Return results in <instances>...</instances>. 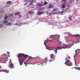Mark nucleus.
<instances>
[{"label": "nucleus", "mask_w": 80, "mask_h": 80, "mask_svg": "<svg viewBox=\"0 0 80 80\" xmlns=\"http://www.w3.org/2000/svg\"><path fill=\"white\" fill-rule=\"evenodd\" d=\"M45 63H46V62H45Z\"/></svg>", "instance_id": "8fccbe9b"}, {"label": "nucleus", "mask_w": 80, "mask_h": 80, "mask_svg": "<svg viewBox=\"0 0 80 80\" xmlns=\"http://www.w3.org/2000/svg\"><path fill=\"white\" fill-rule=\"evenodd\" d=\"M8 23V21H5L3 22V23H4V24H5L6 23V24H7Z\"/></svg>", "instance_id": "f3484780"}, {"label": "nucleus", "mask_w": 80, "mask_h": 80, "mask_svg": "<svg viewBox=\"0 0 80 80\" xmlns=\"http://www.w3.org/2000/svg\"><path fill=\"white\" fill-rule=\"evenodd\" d=\"M12 25V23L11 22H10L9 23H8V24H6V25Z\"/></svg>", "instance_id": "b1692460"}, {"label": "nucleus", "mask_w": 80, "mask_h": 80, "mask_svg": "<svg viewBox=\"0 0 80 80\" xmlns=\"http://www.w3.org/2000/svg\"><path fill=\"white\" fill-rule=\"evenodd\" d=\"M6 3L7 4H12V2L11 1H8Z\"/></svg>", "instance_id": "2eb2a0df"}, {"label": "nucleus", "mask_w": 80, "mask_h": 80, "mask_svg": "<svg viewBox=\"0 0 80 80\" xmlns=\"http://www.w3.org/2000/svg\"><path fill=\"white\" fill-rule=\"evenodd\" d=\"M44 61L45 62H48V58L47 57H46V58H45V59H44Z\"/></svg>", "instance_id": "9b49d317"}, {"label": "nucleus", "mask_w": 80, "mask_h": 80, "mask_svg": "<svg viewBox=\"0 0 80 80\" xmlns=\"http://www.w3.org/2000/svg\"><path fill=\"white\" fill-rule=\"evenodd\" d=\"M3 27V25H0V27Z\"/></svg>", "instance_id": "473e14b6"}, {"label": "nucleus", "mask_w": 80, "mask_h": 80, "mask_svg": "<svg viewBox=\"0 0 80 80\" xmlns=\"http://www.w3.org/2000/svg\"><path fill=\"white\" fill-rule=\"evenodd\" d=\"M2 67V66H0V67Z\"/></svg>", "instance_id": "de8ad7c7"}, {"label": "nucleus", "mask_w": 80, "mask_h": 80, "mask_svg": "<svg viewBox=\"0 0 80 80\" xmlns=\"http://www.w3.org/2000/svg\"><path fill=\"white\" fill-rule=\"evenodd\" d=\"M57 37L58 39L59 38H60V35H51L50 36V38H49V41H48L47 40H46L44 42V44L45 45V46H46V43H47V42H55V39H54V37Z\"/></svg>", "instance_id": "f03ea898"}, {"label": "nucleus", "mask_w": 80, "mask_h": 80, "mask_svg": "<svg viewBox=\"0 0 80 80\" xmlns=\"http://www.w3.org/2000/svg\"><path fill=\"white\" fill-rule=\"evenodd\" d=\"M7 53L8 54V57L10 56V52H7Z\"/></svg>", "instance_id": "c756f323"}, {"label": "nucleus", "mask_w": 80, "mask_h": 80, "mask_svg": "<svg viewBox=\"0 0 80 80\" xmlns=\"http://www.w3.org/2000/svg\"><path fill=\"white\" fill-rule=\"evenodd\" d=\"M68 22V21L67 20H66V22Z\"/></svg>", "instance_id": "c03bdc74"}, {"label": "nucleus", "mask_w": 80, "mask_h": 80, "mask_svg": "<svg viewBox=\"0 0 80 80\" xmlns=\"http://www.w3.org/2000/svg\"><path fill=\"white\" fill-rule=\"evenodd\" d=\"M74 68H75L77 70H80V67H74Z\"/></svg>", "instance_id": "f8f14e48"}, {"label": "nucleus", "mask_w": 80, "mask_h": 80, "mask_svg": "<svg viewBox=\"0 0 80 80\" xmlns=\"http://www.w3.org/2000/svg\"><path fill=\"white\" fill-rule=\"evenodd\" d=\"M68 19H69V20L70 21H72V17H69Z\"/></svg>", "instance_id": "aec40b11"}, {"label": "nucleus", "mask_w": 80, "mask_h": 80, "mask_svg": "<svg viewBox=\"0 0 80 80\" xmlns=\"http://www.w3.org/2000/svg\"><path fill=\"white\" fill-rule=\"evenodd\" d=\"M33 58H32L31 56H29L28 57V59H30V60H31V59H32Z\"/></svg>", "instance_id": "412c9836"}, {"label": "nucleus", "mask_w": 80, "mask_h": 80, "mask_svg": "<svg viewBox=\"0 0 80 80\" xmlns=\"http://www.w3.org/2000/svg\"><path fill=\"white\" fill-rule=\"evenodd\" d=\"M74 44L73 43V44L72 45V44H69L68 46H67V45L64 44L63 45V47H62V48H67L68 47V48H71L72 47V45H73Z\"/></svg>", "instance_id": "39448f33"}, {"label": "nucleus", "mask_w": 80, "mask_h": 80, "mask_svg": "<svg viewBox=\"0 0 80 80\" xmlns=\"http://www.w3.org/2000/svg\"><path fill=\"white\" fill-rule=\"evenodd\" d=\"M24 64H25L26 65L27 64V63H26V62H24Z\"/></svg>", "instance_id": "37998d69"}, {"label": "nucleus", "mask_w": 80, "mask_h": 80, "mask_svg": "<svg viewBox=\"0 0 80 80\" xmlns=\"http://www.w3.org/2000/svg\"><path fill=\"white\" fill-rule=\"evenodd\" d=\"M38 6H39V7H42V6H43V5H42L41 4H39L38 5Z\"/></svg>", "instance_id": "cd10ccee"}, {"label": "nucleus", "mask_w": 80, "mask_h": 80, "mask_svg": "<svg viewBox=\"0 0 80 80\" xmlns=\"http://www.w3.org/2000/svg\"><path fill=\"white\" fill-rule=\"evenodd\" d=\"M28 13L29 14H33V13H34V12L32 11H29Z\"/></svg>", "instance_id": "4468645a"}, {"label": "nucleus", "mask_w": 80, "mask_h": 80, "mask_svg": "<svg viewBox=\"0 0 80 80\" xmlns=\"http://www.w3.org/2000/svg\"><path fill=\"white\" fill-rule=\"evenodd\" d=\"M4 55L6 56V55H7V54H4Z\"/></svg>", "instance_id": "49530a36"}, {"label": "nucleus", "mask_w": 80, "mask_h": 80, "mask_svg": "<svg viewBox=\"0 0 80 80\" xmlns=\"http://www.w3.org/2000/svg\"><path fill=\"white\" fill-rule=\"evenodd\" d=\"M10 62L11 63H12V60H11V59H10Z\"/></svg>", "instance_id": "c9c22d12"}, {"label": "nucleus", "mask_w": 80, "mask_h": 80, "mask_svg": "<svg viewBox=\"0 0 80 80\" xmlns=\"http://www.w3.org/2000/svg\"><path fill=\"white\" fill-rule=\"evenodd\" d=\"M52 7H53L51 5H50L48 7V8H52Z\"/></svg>", "instance_id": "a878e982"}, {"label": "nucleus", "mask_w": 80, "mask_h": 80, "mask_svg": "<svg viewBox=\"0 0 80 80\" xmlns=\"http://www.w3.org/2000/svg\"><path fill=\"white\" fill-rule=\"evenodd\" d=\"M57 12H54V13H53V14H56V13H57Z\"/></svg>", "instance_id": "58836bf2"}, {"label": "nucleus", "mask_w": 80, "mask_h": 80, "mask_svg": "<svg viewBox=\"0 0 80 80\" xmlns=\"http://www.w3.org/2000/svg\"><path fill=\"white\" fill-rule=\"evenodd\" d=\"M8 67L10 68H14L15 67L14 66V65L12 63H11L10 64L8 65Z\"/></svg>", "instance_id": "0eeeda50"}, {"label": "nucleus", "mask_w": 80, "mask_h": 80, "mask_svg": "<svg viewBox=\"0 0 80 80\" xmlns=\"http://www.w3.org/2000/svg\"><path fill=\"white\" fill-rule=\"evenodd\" d=\"M78 51H79V52H80V49H78L76 50H75V52H76V53H75L76 55H76V54H77V52H78Z\"/></svg>", "instance_id": "a211bd4d"}, {"label": "nucleus", "mask_w": 80, "mask_h": 80, "mask_svg": "<svg viewBox=\"0 0 80 80\" xmlns=\"http://www.w3.org/2000/svg\"><path fill=\"white\" fill-rule=\"evenodd\" d=\"M2 63H6V62L3 61L2 62Z\"/></svg>", "instance_id": "e433bc0d"}, {"label": "nucleus", "mask_w": 80, "mask_h": 80, "mask_svg": "<svg viewBox=\"0 0 80 80\" xmlns=\"http://www.w3.org/2000/svg\"><path fill=\"white\" fill-rule=\"evenodd\" d=\"M64 12H63V11H62L61 12H59V13H60L61 15H62V13H63Z\"/></svg>", "instance_id": "bb28decb"}, {"label": "nucleus", "mask_w": 80, "mask_h": 80, "mask_svg": "<svg viewBox=\"0 0 80 80\" xmlns=\"http://www.w3.org/2000/svg\"><path fill=\"white\" fill-rule=\"evenodd\" d=\"M55 10H56V9H54L53 10V12H54V11H55Z\"/></svg>", "instance_id": "4c0bfd02"}, {"label": "nucleus", "mask_w": 80, "mask_h": 80, "mask_svg": "<svg viewBox=\"0 0 80 80\" xmlns=\"http://www.w3.org/2000/svg\"><path fill=\"white\" fill-rule=\"evenodd\" d=\"M56 48L57 49V50H62V47H57Z\"/></svg>", "instance_id": "ddd939ff"}, {"label": "nucleus", "mask_w": 80, "mask_h": 80, "mask_svg": "<svg viewBox=\"0 0 80 80\" xmlns=\"http://www.w3.org/2000/svg\"><path fill=\"white\" fill-rule=\"evenodd\" d=\"M20 12H17L16 13H15L14 14L15 15H18V14H20Z\"/></svg>", "instance_id": "393cba45"}, {"label": "nucleus", "mask_w": 80, "mask_h": 80, "mask_svg": "<svg viewBox=\"0 0 80 80\" xmlns=\"http://www.w3.org/2000/svg\"><path fill=\"white\" fill-rule=\"evenodd\" d=\"M11 16H13V14Z\"/></svg>", "instance_id": "09e8293b"}, {"label": "nucleus", "mask_w": 80, "mask_h": 80, "mask_svg": "<svg viewBox=\"0 0 80 80\" xmlns=\"http://www.w3.org/2000/svg\"><path fill=\"white\" fill-rule=\"evenodd\" d=\"M66 1V0H62L61 2H65Z\"/></svg>", "instance_id": "72a5a7b5"}, {"label": "nucleus", "mask_w": 80, "mask_h": 80, "mask_svg": "<svg viewBox=\"0 0 80 80\" xmlns=\"http://www.w3.org/2000/svg\"><path fill=\"white\" fill-rule=\"evenodd\" d=\"M28 4V2H27L25 4H24V5H27Z\"/></svg>", "instance_id": "f704fd0d"}, {"label": "nucleus", "mask_w": 80, "mask_h": 80, "mask_svg": "<svg viewBox=\"0 0 80 80\" xmlns=\"http://www.w3.org/2000/svg\"><path fill=\"white\" fill-rule=\"evenodd\" d=\"M48 3V2L45 1H44V3L43 4V5H47Z\"/></svg>", "instance_id": "dca6fc26"}, {"label": "nucleus", "mask_w": 80, "mask_h": 80, "mask_svg": "<svg viewBox=\"0 0 80 80\" xmlns=\"http://www.w3.org/2000/svg\"><path fill=\"white\" fill-rule=\"evenodd\" d=\"M75 65L76 66H77V65L76 64V62H75Z\"/></svg>", "instance_id": "79ce46f5"}, {"label": "nucleus", "mask_w": 80, "mask_h": 80, "mask_svg": "<svg viewBox=\"0 0 80 80\" xmlns=\"http://www.w3.org/2000/svg\"><path fill=\"white\" fill-rule=\"evenodd\" d=\"M68 59H70V56H68Z\"/></svg>", "instance_id": "7c9ffc66"}, {"label": "nucleus", "mask_w": 80, "mask_h": 80, "mask_svg": "<svg viewBox=\"0 0 80 80\" xmlns=\"http://www.w3.org/2000/svg\"><path fill=\"white\" fill-rule=\"evenodd\" d=\"M65 60H66V62L64 63V64H65L67 66H72V63L71 62H70L69 59H68L67 58H65Z\"/></svg>", "instance_id": "7ed1b4c3"}, {"label": "nucleus", "mask_w": 80, "mask_h": 80, "mask_svg": "<svg viewBox=\"0 0 80 80\" xmlns=\"http://www.w3.org/2000/svg\"><path fill=\"white\" fill-rule=\"evenodd\" d=\"M28 0H24V1L25 2H28Z\"/></svg>", "instance_id": "2f4dec72"}, {"label": "nucleus", "mask_w": 80, "mask_h": 80, "mask_svg": "<svg viewBox=\"0 0 80 80\" xmlns=\"http://www.w3.org/2000/svg\"><path fill=\"white\" fill-rule=\"evenodd\" d=\"M50 57L51 58V59H50L49 60V62H52L54 60H55V55H54L53 54H52L50 55Z\"/></svg>", "instance_id": "20e7f679"}, {"label": "nucleus", "mask_w": 80, "mask_h": 80, "mask_svg": "<svg viewBox=\"0 0 80 80\" xmlns=\"http://www.w3.org/2000/svg\"><path fill=\"white\" fill-rule=\"evenodd\" d=\"M47 14L49 16H50V15H52V13L50 12V13L48 12Z\"/></svg>", "instance_id": "4be33fe9"}, {"label": "nucleus", "mask_w": 80, "mask_h": 80, "mask_svg": "<svg viewBox=\"0 0 80 80\" xmlns=\"http://www.w3.org/2000/svg\"><path fill=\"white\" fill-rule=\"evenodd\" d=\"M24 23H22V25H24Z\"/></svg>", "instance_id": "a19ab883"}, {"label": "nucleus", "mask_w": 80, "mask_h": 80, "mask_svg": "<svg viewBox=\"0 0 80 80\" xmlns=\"http://www.w3.org/2000/svg\"><path fill=\"white\" fill-rule=\"evenodd\" d=\"M52 49L54 51V53L55 54H57L58 52H57V49L56 48H52Z\"/></svg>", "instance_id": "6e6552de"}, {"label": "nucleus", "mask_w": 80, "mask_h": 80, "mask_svg": "<svg viewBox=\"0 0 80 80\" xmlns=\"http://www.w3.org/2000/svg\"><path fill=\"white\" fill-rule=\"evenodd\" d=\"M28 57V55H27L24 54L23 53H19L18 56V61L20 65H22L23 63L26 59Z\"/></svg>", "instance_id": "f257e3e1"}, {"label": "nucleus", "mask_w": 80, "mask_h": 80, "mask_svg": "<svg viewBox=\"0 0 80 80\" xmlns=\"http://www.w3.org/2000/svg\"><path fill=\"white\" fill-rule=\"evenodd\" d=\"M72 37H77L78 40H79L78 42H77L76 43H79L80 41V35L79 34H74L72 35Z\"/></svg>", "instance_id": "423d86ee"}, {"label": "nucleus", "mask_w": 80, "mask_h": 80, "mask_svg": "<svg viewBox=\"0 0 80 80\" xmlns=\"http://www.w3.org/2000/svg\"><path fill=\"white\" fill-rule=\"evenodd\" d=\"M66 5H62L61 7V8H66Z\"/></svg>", "instance_id": "6ab92c4d"}, {"label": "nucleus", "mask_w": 80, "mask_h": 80, "mask_svg": "<svg viewBox=\"0 0 80 80\" xmlns=\"http://www.w3.org/2000/svg\"><path fill=\"white\" fill-rule=\"evenodd\" d=\"M43 2L42 1L41 2V4H43Z\"/></svg>", "instance_id": "ea45409f"}, {"label": "nucleus", "mask_w": 80, "mask_h": 80, "mask_svg": "<svg viewBox=\"0 0 80 80\" xmlns=\"http://www.w3.org/2000/svg\"><path fill=\"white\" fill-rule=\"evenodd\" d=\"M25 66L26 67H27V64H26Z\"/></svg>", "instance_id": "a18cd8bd"}, {"label": "nucleus", "mask_w": 80, "mask_h": 80, "mask_svg": "<svg viewBox=\"0 0 80 80\" xmlns=\"http://www.w3.org/2000/svg\"><path fill=\"white\" fill-rule=\"evenodd\" d=\"M6 72V73H8V72H9V71L5 69H3L0 70V72Z\"/></svg>", "instance_id": "1a4fd4ad"}, {"label": "nucleus", "mask_w": 80, "mask_h": 80, "mask_svg": "<svg viewBox=\"0 0 80 80\" xmlns=\"http://www.w3.org/2000/svg\"><path fill=\"white\" fill-rule=\"evenodd\" d=\"M43 13H44L43 12H41V11H39L38 12V15H42V14H43Z\"/></svg>", "instance_id": "9d476101"}, {"label": "nucleus", "mask_w": 80, "mask_h": 80, "mask_svg": "<svg viewBox=\"0 0 80 80\" xmlns=\"http://www.w3.org/2000/svg\"><path fill=\"white\" fill-rule=\"evenodd\" d=\"M7 18H8V17L7 16H5L4 18L5 20H6V19H7Z\"/></svg>", "instance_id": "c85d7f7f"}, {"label": "nucleus", "mask_w": 80, "mask_h": 80, "mask_svg": "<svg viewBox=\"0 0 80 80\" xmlns=\"http://www.w3.org/2000/svg\"><path fill=\"white\" fill-rule=\"evenodd\" d=\"M30 2L31 3V4H29L28 5H32V4H33V1H31Z\"/></svg>", "instance_id": "5701e85b"}]
</instances>
